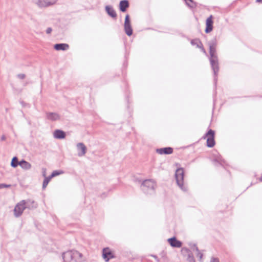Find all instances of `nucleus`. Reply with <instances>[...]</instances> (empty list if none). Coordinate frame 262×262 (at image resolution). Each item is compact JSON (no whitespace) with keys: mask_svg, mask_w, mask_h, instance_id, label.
Returning <instances> with one entry per match:
<instances>
[{"mask_svg":"<svg viewBox=\"0 0 262 262\" xmlns=\"http://www.w3.org/2000/svg\"><path fill=\"white\" fill-rule=\"evenodd\" d=\"M47 119L51 121L59 120L60 116L57 113L49 112L46 113Z\"/></svg>","mask_w":262,"mask_h":262,"instance_id":"14","label":"nucleus"},{"mask_svg":"<svg viewBox=\"0 0 262 262\" xmlns=\"http://www.w3.org/2000/svg\"><path fill=\"white\" fill-rule=\"evenodd\" d=\"M190 5H192V3L189 1L187 2Z\"/></svg>","mask_w":262,"mask_h":262,"instance_id":"40","label":"nucleus"},{"mask_svg":"<svg viewBox=\"0 0 262 262\" xmlns=\"http://www.w3.org/2000/svg\"><path fill=\"white\" fill-rule=\"evenodd\" d=\"M260 181H262V176L261 177V178H260Z\"/></svg>","mask_w":262,"mask_h":262,"instance_id":"41","label":"nucleus"},{"mask_svg":"<svg viewBox=\"0 0 262 262\" xmlns=\"http://www.w3.org/2000/svg\"><path fill=\"white\" fill-rule=\"evenodd\" d=\"M209 46V60L214 75V80L216 81V77L217 76L219 71V60L216 51V41L215 39L211 40L208 43Z\"/></svg>","mask_w":262,"mask_h":262,"instance_id":"1","label":"nucleus"},{"mask_svg":"<svg viewBox=\"0 0 262 262\" xmlns=\"http://www.w3.org/2000/svg\"><path fill=\"white\" fill-rule=\"evenodd\" d=\"M13 211L14 215H16V211H17V209H16V206L14 207Z\"/></svg>","mask_w":262,"mask_h":262,"instance_id":"34","label":"nucleus"},{"mask_svg":"<svg viewBox=\"0 0 262 262\" xmlns=\"http://www.w3.org/2000/svg\"><path fill=\"white\" fill-rule=\"evenodd\" d=\"M105 10L107 13L112 17L116 18L117 16L116 13L115 11L114 10L112 7L110 6H105Z\"/></svg>","mask_w":262,"mask_h":262,"instance_id":"20","label":"nucleus"},{"mask_svg":"<svg viewBox=\"0 0 262 262\" xmlns=\"http://www.w3.org/2000/svg\"><path fill=\"white\" fill-rule=\"evenodd\" d=\"M5 139H6V137H5V136H2L1 137V140H2V141L5 140Z\"/></svg>","mask_w":262,"mask_h":262,"instance_id":"37","label":"nucleus"},{"mask_svg":"<svg viewBox=\"0 0 262 262\" xmlns=\"http://www.w3.org/2000/svg\"><path fill=\"white\" fill-rule=\"evenodd\" d=\"M17 78L20 80L25 79L26 75L25 74H19L17 75Z\"/></svg>","mask_w":262,"mask_h":262,"instance_id":"26","label":"nucleus"},{"mask_svg":"<svg viewBox=\"0 0 262 262\" xmlns=\"http://www.w3.org/2000/svg\"><path fill=\"white\" fill-rule=\"evenodd\" d=\"M20 103L21 104V105H22L23 107H30V105L29 104L26 103L24 102V101H20Z\"/></svg>","mask_w":262,"mask_h":262,"instance_id":"28","label":"nucleus"},{"mask_svg":"<svg viewBox=\"0 0 262 262\" xmlns=\"http://www.w3.org/2000/svg\"><path fill=\"white\" fill-rule=\"evenodd\" d=\"M206 29L205 32L206 33H208L212 31L213 29V20H212V16L210 15L209 17L207 18L206 21Z\"/></svg>","mask_w":262,"mask_h":262,"instance_id":"11","label":"nucleus"},{"mask_svg":"<svg viewBox=\"0 0 262 262\" xmlns=\"http://www.w3.org/2000/svg\"><path fill=\"white\" fill-rule=\"evenodd\" d=\"M102 257L106 262H108L110 259L114 257V255L109 248H105L102 251Z\"/></svg>","mask_w":262,"mask_h":262,"instance_id":"8","label":"nucleus"},{"mask_svg":"<svg viewBox=\"0 0 262 262\" xmlns=\"http://www.w3.org/2000/svg\"><path fill=\"white\" fill-rule=\"evenodd\" d=\"M63 173L64 171L62 170H55L52 173L51 175L50 176V178H52L56 176L63 174Z\"/></svg>","mask_w":262,"mask_h":262,"instance_id":"23","label":"nucleus"},{"mask_svg":"<svg viewBox=\"0 0 262 262\" xmlns=\"http://www.w3.org/2000/svg\"><path fill=\"white\" fill-rule=\"evenodd\" d=\"M188 259L189 262H195L193 257L190 255H189Z\"/></svg>","mask_w":262,"mask_h":262,"instance_id":"30","label":"nucleus"},{"mask_svg":"<svg viewBox=\"0 0 262 262\" xmlns=\"http://www.w3.org/2000/svg\"><path fill=\"white\" fill-rule=\"evenodd\" d=\"M78 151L77 155L79 157L84 156L86 152V147L83 143H78L76 145Z\"/></svg>","mask_w":262,"mask_h":262,"instance_id":"9","label":"nucleus"},{"mask_svg":"<svg viewBox=\"0 0 262 262\" xmlns=\"http://www.w3.org/2000/svg\"><path fill=\"white\" fill-rule=\"evenodd\" d=\"M206 137H207V146L208 147H212L215 145L214 132L212 129H209L204 136V139Z\"/></svg>","mask_w":262,"mask_h":262,"instance_id":"6","label":"nucleus"},{"mask_svg":"<svg viewBox=\"0 0 262 262\" xmlns=\"http://www.w3.org/2000/svg\"><path fill=\"white\" fill-rule=\"evenodd\" d=\"M11 165L13 167H16V157H14L12 160Z\"/></svg>","mask_w":262,"mask_h":262,"instance_id":"25","label":"nucleus"},{"mask_svg":"<svg viewBox=\"0 0 262 262\" xmlns=\"http://www.w3.org/2000/svg\"><path fill=\"white\" fill-rule=\"evenodd\" d=\"M28 207L27 202L25 200L17 203V216L20 215L25 209Z\"/></svg>","mask_w":262,"mask_h":262,"instance_id":"13","label":"nucleus"},{"mask_svg":"<svg viewBox=\"0 0 262 262\" xmlns=\"http://www.w3.org/2000/svg\"><path fill=\"white\" fill-rule=\"evenodd\" d=\"M27 84H28V82L27 81L22 82V85L24 86H26Z\"/></svg>","mask_w":262,"mask_h":262,"instance_id":"36","label":"nucleus"},{"mask_svg":"<svg viewBox=\"0 0 262 262\" xmlns=\"http://www.w3.org/2000/svg\"><path fill=\"white\" fill-rule=\"evenodd\" d=\"M191 44L192 46H196L197 48H202V43L199 39L196 38L191 40Z\"/></svg>","mask_w":262,"mask_h":262,"instance_id":"21","label":"nucleus"},{"mask_svg":"<svg viewBox=\"0 0 262 262\" xmlns=\"http://www.w3.org/2000/svg\"><path fill=\"white\" fill-rule=\"evenodd\" d=\"M256 2H257V3L262 2V0H256Z\"/></svg>","mask_w":262,"mask_h":262,"instance_id":"39","label":"nucleus"},{"mask_svg":"<svg viewBox=\"0 0 262 262\" xmlns=\"http://www.w3.org/2000/svg\"><path fill=\"white\" fill-rule=\"evenodd\" d=\"M129 7V3L127 0H122L120 2L119 9L121 11L125 12L126 9Z\"/></svg>","mask_w":262,"mask_h":262,"instance_id":"17","label":"nucleus"},{"mask_svg":"<svg viewBox=\"0 0 262 262\" xmlns=\"http://www.w3.org/2000/svg\"><path fill=\"white\" fill-rule=\"evenodd\" d=\"M11 187V185H7L5 184H0V189H2L4 188H9Z\"/></svg>","mask_w":262,"mask_h":262,"instance_id":"27","label":"nucleus"},{"mask_svg":"<svg viewBox=\"0 0 262 262\" xmlns=\"http://www.w3.org/2000/svg\"><path fill=\"white\" fill-rule=\"evenodd\" d=\"M64 262H66V261H64Z\"/></svg>","mask_w":262,"mask_h":262,"instance_id":"42","label":"nucleus"},{"mask_svg":"<svg viewBox=\"0 0 262 262\" xmlns=\"http://www.w3.org/2000/svg\"><path fill=\"white\" fill-rule=\"evenodd\" d=\"M69 46L67 43H57L54 45V49L56 50L65 51L69 49Z\"/></svg>","mask_w":262,"mask_h":262,"instance_id":"19","label":"nucleus"},{"mask_svg":"<svg viewBox=\"0 0 262 262\" xmlns=\"http://www.w3.org/2000/svg\"><path fill=\"white\" fill-rule=\"evenodd\" d=\"M52 178L49 177H45L42 184V189H45Z\"/></svg>","mask_w":262,"mask_h":262,"instance_id":"22","label":"nucleus"},{"mask_svg":"<svg viewBox=\"0 0 262 262\" xmlns=\"http://www.w3.org/2000/svg\"><path fill=\"white\" fill-rule=\"evenodd\" d=\"M199 48L201 49L202 51L204 53H205V54H206V51H205V50L204 49V48H203V46H202V48Z\"/></svg>","mask_w":262,"mask_h":262,"instance_id":"35","label":"nucleus"},{"mask_svg":"<svg viewBox=\"0 0 262 262\" xmlns=\"http://www.w3.org/2000/svg\"><path fill=\"white\" fill-rule=\"evenodd\" d=\"M13 211L14 215H16V211H17V209H16V206L14 207Z\"/></svg>","mask_w":262,"mask_h":262,"instance_id":"33","label":"nucleus"},{"mask_svg":"<svg viewBox=\"0 0 262 262\" xmlns=\"http://www.w3.org/2000/svg\"><path fill=\"white\" fill-rule=\"evenodd\" d=\"M42 176L45 178L46 177V169L45 168H42Z\"/></svg>","mask_w":262,"mask_h":262,"instance_id":"32","label":"nucleus"},{"mask_svg":"<svg viewBox=\"0 0 262 262\" xmlns=\"http://www.w3.org/2000/svg\"><path fill=\"white\" fill-rule=\"evenodd\" d=\"M62 258L66 262H84L85 260L83 255L76 250L63 253Z\"/></svg>","mask_w":262,"mask_h":262,"instance_id":"2","label":"nucleus"},{"mask_svg":"<svg viewBox=\"0 0 262 262\" xmlns=\"http://www.w3.org/2000/svg\"><path fill=\"white\" fill-rule=\"evenodd\" d=\"M184 171L182 168H178L175 172V178L177 185L184 191L187 190V187L184 184Z\"/></svg>","mask_w":262,"mask_h":262,"instance_id":"3","label":"nucleus"},{"mask_svg":"<svg viewBox=\"0 0 262 262\" xmlns=\"http://www.w3.org/2000/svg\"><path fill=\"white\" fill-rule=\"evenodd\" d=\"M124 31L128 36H130L133 34V29L129 20V16L127 14L125 16L124 22Z\"/></svg>","mask_w":262,"mask_h":262,"instance_id":"7","label":"nucleus"},{"mask_svg":"<svg viewBox=\"0 0 262 262\" xmlns=\"http://www.w3.org/2000/svg\"><path fill=\"white\" fill-rule=\"evenodd\" d=\"M173 152V149L171 147H165L157 149V152L160 154H170Z\"/></svg>","mask_w":262,"mask_h":262,"instance_id":"16","label":"nucleus"},{"mask_svg":"<svg viewBox=\"0 0 262 262\" xmlns=\"http://www.w3.org/2000/svg\"><path fill=\"white\" fill-rule=\"evenodd\" d=\"M194 249L197 252L196 256L199 258L200 260H201L203 257V253L199 251L198 248L195 245L194 246Z\"/></svg>","mask_w":262,"mask_h":262,"instance_id":"24","label":"nucleus"},{"mask_svg":"<svg viewBox=\"0 0 262 262\" xmlns=\"http://www.w3.org/2000/svg\"><path fill=\"white\" fill-rule=\"evenodd\" d=\"M52 32V28L51 27L48 28L46 30V32L47 34H50L51 32Z\"/></svg>","mask_w":262,"mask_h":262,"instance_id":"29","label":"nucleus"},{"mask_svg":"<svg viewBox=\"0 0 262 262\" xmlns=\"http://www.w3.org/2000/svg\"><path fill=\"white\" fill-rule=\"evenodd\" d=\"M152 257H154L156 259H157L158 261L157 256L156 255H152Z\"/></svg>","mask_w":262,"mask_h":262,"instance_id":"38","label":"nucleus"},{"mask_svg":"<svg viewBox=\"0 0 262 262\" xmlns=\"http://www.w3.org/2000/svg\"><path fill=\"white\" fill-rule=\"evenodd\" d=\"M210 262H219V259L216 257H212L210 259Z\"/></svg>","mask_w":262,"mask_h":262,"instance_id":"31","label":"nucleus"},{"mask_svg":"<svg viewBox=\"0 0 262 262\" xmlns=\"http://www.w3.org/2000/svg\"><path fill=\"white\" fill-rule=\"evenodd\" d=\"M17 165H19L23 169L25 170L29 169L31 167V164L25 160H21L20 162L17 161Z\"/></svg>","mask_w":262,"mask_h":262,"instance_id":"18","label":"nucleus"},{"mask_svg":"<svg viewBox=\"0 0 262 262\" xmlns=\"http://www.w3.org/2000/svg\"><path fill=\"white\" fill-rule=\"evenodd\" d=\"M58 0H33L39 8H44L55 5Z\"/></svg>","mask_w":262,"mask_h":262,"instance_id":"5","label":"nucleus"},{"mask_svg":"<svg viewBox=\"0 0 262 262\" xmlns=\"http://www.w3.org/2000/svg\"><path fill=\"white\" fill-rule=\"evenodd\" d=\"M167 241L172 247L180 248L182 245V242L177 240L175 237L168 238Z\"/></svg>","mask_w":262,"mask_h":262,"instance_id":"10","label":"nucleus"},{"mask_svg":"<svg viewBox=\"0 0 262 262\" xmlns=\"http://www.w3.org/2000/svg\"><path fill=\"white\" fill-rule=\"evenodd\" d=\"M54 138L57 139H62L66 137V133L60 129H56L53 133Z\"/></svg>","mask_w":262,"mask_h":262,"instance_id":"15","label":"nucleus"},{"mask_svg":"<svg viewBox=\"0 0 262 262\" xmlns=\"http://www.w3.org/2000/svg\"><path fill=\"white\" fill-rule=\"evenodd\" d=\"M156 187L155 182L152 180H144L141 185L142 190L146 193L151 194L154 192Z\"/></svg>","mask_w":262,"mask_h":262,"instance_id":"4","label":"nucleus"},{"mask_svg":"<svg viewBox=\"0 0 262 262\" xmlns=\"http://www.w3.org/2000/svg\"><path fill=\"white\" fill-rule=\"evenodd\" d=\"M213 161L215 166H218L219 165L224 166L225 164V161L223 159L221 155L213 154Z\"/></svg>","mask_w":262,"mask_h":262,"instance_id":"12","label":"nucleus"}]
</instances>
